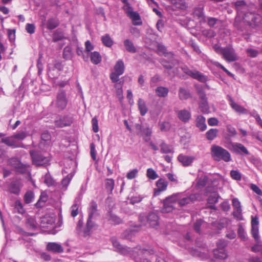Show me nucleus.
I'll list each match as a JSON object with an SVG mask.
<instances>
[{
    "mask_svg": "<svg viewBox=\"0 0 262 262\" xmlns=\"http://www.w3.org/2000/svg\"><path fill=\"white\" fill-rule=\"evenodd\" d=\"M261 20V16L252 12H247L244 16L238 15L236 16L234 27L241 35L248 32L249 27L255 28L259 25Z\"/></svg>",
    "mask_w": 262,
    "mask_h": 262,
    "instance_id": "1",
    "label": "nucleus"
},
{
    "mask_svg": "<svg viewBox=\"0 0 262 262\" xmlns=\"http://www.w3.org/2000/svg\"><path fill=\"white\" fill-rule=\"evenodd\" d=\"M112 243L115 250L121 254L129 255L133 257L136 262H151L147 258H143V255H147L151 253L150 251L137 247L133 249L123 246L115 239H112Z\"/></svg>",
    "mask_w": 262,
    "mask_h": 262,
    "instance_id": "2",
    "label": "nucleus"
},
{
    "mask_svg": "<svg viewBox=\"0 0 262 262\" xmlns=\"http://www.w3.org/2000/svg\"><path fill=\"white\" fill-rule=\"evenodd\" d=\"M210 154L212 158L215 161H224L229 162L232 160L230 152L222 147L213 144L210 148Z\"/></svg>",
    "mask_w": 262,
    "mask_h": 262,
    "instance_id": "3",
    "label": "nucleus"
},
{
    "mask_svg": "<svg viewBox=\"0 0 262 262\" xmlns=\"http://www.w3.org/2000/svg\"><path fill=\"white\" fill-rule=\"evenodd\" d=\"M97 214V205L95 201H92L89 208V217L86 222V227L83 230L84 236L90 235L92 233V229L95 226V223L92 220Z\"/></svg>",
    "mask_w": 262,
    "mask_h": 262,
    "instance_id": "4",
    "label": "nucleus"
},
{
    "mask_svg": "<svg viewBox=\"0 0 262 262\" xmlns=\"http://www.w3.org/2000/svg\"><path fill=\"white\" fill-rule=\"evenodd\" d=\"M56 108L59 111H62L66 108L68 104V99L66 94L63 90L58 91L55 101L52 102Z\"/></svg>",
    "mask_w": 262,
    "mask_h": 262,
    "instance_id": "5",
    "label": "nucleus"
},
{
    "mask_svg": "<svg viewBox=\"0 0 262 262\" xmlns=\"http://www.w3.org/2000/svg\"><path fill=\"white\" fill-rule=\"evenodd\" d=\"M30 155L33 163L36 166H46L49 165L50 159L49 157H45L40 153L33 150L30 151Z\"/></svg>",
    "mask_w": 262,
    "mask_h": 262,
    "instance_id": "6",
    "label": "nucleus"
},
{
    "mask_svg": "<svg viewBox=\"0 0 262 262\" xmlns=\"http://www.w3.org/2000/svg\"><path fill=\"white\" fill-rule=\"evenodd\" d=\"M139 220L143 224L148 225L152 227H155L159 225V217L155 213H150L147 216L140 215Z\"/></svg>",
    "mask_w": 262,
    "mask_h": 262,
    "instance_id": "7",
    "label": "nucleus"
},
{
    "mask_svg": "<svg viewBox=\"0 0 262 262\" xmlns=\"http://www.w3.org/2000/svg\"><path fill=\"white\" fill-rule=\"evenodd\" d=\"M181 69L184 73L190 76L193 79H196L201 82H205L208 78L207 77L203 75L198 71H192L187 66H184L181 67Z\"/></svg>",
    "mask_w": 262,
    "mask_h": 262,
    "instance_id": "8",
    "label": "nucleus"
},
{
    "mask_svg": "<svg viewBox=\"0 0 262 262\" xmlns=\"http://www.w3.org/2000/svg\"><path fill=\"white\" fill-rule=\"evenodd\" d=\"M221 55L225 60L229 62H233L238 59L234 49L231 46L224 48Z\"/></svg>",
    "mask_w": 262,
    "mask_h": 262,
    "instance_id": "9",
    "label": "nucleus"
},
{
    "mask_svg": "<svg viewBox=\"0 0 262 262\" xmlns=\"http://www.w3.org/2000/svg\"><path fill=\"white\" fill-rule=\"evenodd\" d=\"M73 122V118L69 115L58 116L54 121V124L57 127L69 126Z\"/></svg>",
    "mask_w": 262,
    "mask_h": 262,
    "instance_id": "10",
    "label": "nucleus"
},
{
    "mask_svg": "<svg viewBox=\"0 0 262 262\" xmlns=\"http://www.w3.org/2000/svg\"><path fill=\"white\" fill-rule=\"evenodd\" d=\"M180 195L178 197V204L180 206H185L190 203L193 202L198 199V195L192 194L187 195L184 193H179Z\"/></svg>",
    "mask_w": 262,
    "mask_h": 262,
    "instance_id": "11",
    "label": "nucleus"
},
{
    "mask_svg": "<svg viewBox=\"0 0 262 262\" xmlns=\"http://www.w3.org/2000/svg\"><path fill=\"white\" fill-rule=\"evenodd\" d=\"M232 206L234 211L232 212L233 215L234 217L242 220V209L241 202L237 198H234L232 200Z\"/></svg>",
    "mask_w": 262,
    "mask_h": 262,
    "instance_id": "12",
    "label": "nucleus"
},
{
    "mask_svg": "<svg viewBox=\"0 0 262 262\" xmlns=\"http://www.w3.org/2000/svg\"><path fill=\"white\" fill-rule=\"evenodd\" d=\"M136 128L139 130L137 134L142 136L145 142H147L150 140L152 134L150 128L149 127H142L138 124L136 125Z\"/></svg>",
    "mask_w": 262,
    "mask_h": 262,
    "instance_id": "13",
    "label": "nucleus"
},
{
    "mask_svg": "<svg viewBox=\"0 0 262 262\" xmlns=\"http://www.w3.org/2000/svg\"><path fill=\"white\" fill-rule=\"evenodd\" d=\"M258 219L257 217H252L251 221V234L252 236L255 239V240L258 243L259 240V235H258Z\"/></svg>",
    "mask_w": 262,
    "mask_h": 262,
    "instance_id": "14",
    "label": "nucleus"
},
{
    "mask_svg": "<svg viewBox=\"0 0 262 262\" xmlns=\"http://www.w3.org/2000/svg\"><path fill=\"white\" fill-rule=\"evenodd\" d=\"M228 100L229 102V104L230 106L232 107L233 110H234L236 112L239 113L245 114H247L248 111L243 106L238 104L236 102H234L232 97L230 96H227Z\"/></svg>",
    "mask_w": 262,
    "mask_h": 262,
    "instance_id": "15",
    "label": "nucleus"
},
{
    "mask_svg": "<svg viewBox=\"0 0 262 262\" xmlns=\"http://www.w3.org/2000/svg\"><path fill=\"white\" fill-rule=\"evenodd\" d=\"M63 67L61 64V62L59 61L54 60L53 62V64H49L48 65V75L51 78H54L56 77V75H54L52 72H53L55 69H57L58 71H61L62 70Z\"/></svg>",
    "mask_w": 262,
    "mask_h": 262,
    "instance_id": "16",
    "label": "nucleus"
},
{
    "mask_svg": "<svg viewBox=\"0 0 262 262\" xmlns=\"http://www.w3.org/2000/svg\"><path fill=\"white\" fill-rule=\"evenodd\" d=\"M46 249L48 251L55 253H60L63 252L62 246L55 242L48 243L46 246Z\"/></svg>",
    "mask_w": 262,
    "mask_h": 262,
    "instance_id": "17",
    "label": "nucleus"
},
{
    "mask_svg": "<svg viewBox=\"0 0 262 262\" xmlns=\"http://www.w3.org/2000/svg\"><path fill=\"white\" fill-rule=\"evenodd\" d=\"M168 183L163 179H160L156 182L157 188L155 189L154 194L159 195L162 191H165L167 187Z\"/></svg>",
    "mask_w": 262,
    "mask_h": 262,
    "instance_id": "18",
    "label": "nucleus"
},
{
    "mask_svg": "<svg viewBox=\"0 0 262 262\" xmlns=\"http://www.w3.org/2000/svg\"><path fill=\"white\" fill-rule=\"evenodd\" d=\"M178 159L183 166H188L193 162L194 160V157L193 156H187L180 154L179 155Z\"/></svg>",
    "mask_w": 262,
    "mask_h": 262,
    "instance_id": "19",
    "label": "nucleus"
},
{
    "mask_svg": "<svg viewBox=\"0 0 262 262\" xmlns=\"http://www.w3.org/2000/svg\"><path fill=\"white\" fill-rule=\"evenodd\" d=\"M177 115L179 119L184 122H188L191 117L190 112L185 109L179 111Z\"/></svg>",
    "mask_w": 262,
    "mask_h": 262,
    "instance_id": "20",
    "label": "nucleus"
},
{
    "mask_svg": "<svg viewBox=\"0 0 262 262\" xmlns=\"http://www.w3.org/2000/svg\"><path fill=\"white\" fill-rule=\"evenodd\" d=\"M193 15L194 17L199 20L200 23L206 22V17L204 15L202 8H195L193 11Z\"/></svg>",
    "mask_w": 262,
    "mask_h": 262,
    "instance_id": "21",
    "label": "nucleus"
},
{
    "mask_svg": "<svg viewBox=\"0 0 262 262\" xmlns=\"http://www.w3.org/2000/svg\"><path fill=\"white\" fill-rule=\"evenodd\" d=\"M232 147L235 152L239 154L243 153L245 155H249V152L246 147L241 143H234L232 144Z\"/></svg>",
    "mask_w": 262,
    "mask_h": 262,
    "instance_id": "22",
    "label": "nucleus"
},
{
    "mask_svg": "<svg viewBox=\"0 0 262 262\" xmlns=\"http://www.w3.org/2000/svg\"><path fill=\"white\" fill-rule=\"evenodd\" d=\"M0 142L4 143L9 146L15 148L16 147V135H15L11 137L2 138Z\"/></svg>",
    "mask_w": 262,
    "mask_h": 262,
    "instance_id": "23",
    "label": "nucleus"
},
{
    "mask_svg": "<svg viewBox=\"0 0 262 262\" xmlns=\"http://www.w3.org/2000/svg\"><path fill=\"white\" fill-rule=\"evenodd\" d=\"M206 22L209 27L212 28H217L222 24L220 19L213 17L206 18Z\"/></svg>",
    "mask_w": 262,
    "mask_h": 262,
    "instance_id": "24",
    "label": "nucleus"
},
{
    "mask_svg": "<svg viewBox=\"0 0 262 262\" xmlns=\"http://www.w3.org/2000/svg\"><path fill=\"white\" fill-rule=\"evenodd\" d=\"M205 121L206 119L204 116L202 115L198 116L195 120L196 127L202 131L206 130L207 128V125Z\"/></svg>",
    "mask_w": 262,
    "mask_h": 262,
    "instance_id": "25",
    "label": "nucleus"
},
{
    "mask_svg": "<svg viewBox=\"0 0 262 262\" xmlns=\"http://www.w3.org/2000/svg\"><path fill=\"white\" fill-rule=\"evenodd\" d=\"M234 6L237 10L238 13L239 12H244L248 8V6L243 0H238L234 3Z\"/></svg>",
    "mask_w": 262,
    "mask_h": 262,
    "instance_id": "26",
    "label": "nucleus"
},
{
    "mask_svg": "<svg viewBox=\"0 0 262 262\" xmlns=\"http://www.w3.org/2000/svg\"><path fill=\"white\" fill-rule=\"evenodd\" d=\"M191 94L189 90L184 88H180L179 90V97L182 100H187L190 98Z\"/></svg>",
    "mask_w": 262,
    "mask_h": 262,
    "instance_id": "27",
    "label": "nucleus"
},
{
    "mask_svg": "<svg viewBox=\"0 0 262 262\" xmlns=\"http://www.w3.org/2000/svg\"><path fill=\"white\" fill-rule=\"evenodd\" d=\"M124 46L126 51L129 53H135L137 52L136 48L134 43L128 39L124 40Z\"/></svg>",
    "mask_w": 262,
    "mask_h": 262,
    "instance_id": "28",
    "label": "nucleus"
},
{
    "mask_svg": "<svg viewBox=\"0 0 262 262\" xmlns=\"http://www.w3.org/2000/svg\"><path fill=\"white\" fill-rule=\"evenodd\" d=\"M156 95L160 97H166L169 93V90L167 88L164 86H158L155 90Z\"/></svg>",
    "mask_w": 262,
    "mask_h": 262,
    "instance_id": "29",
    "label": "nucleus"
},
{
    "mask_svg": "<svg viewBox=\"0 0 262 262\" xmlns=\"http://www.w3.org/2000/svg\"><path fill=\"white\" fill-rule=\"evenodd\" d=\"M138 106L140 114L142 116H144L147 113L148 108L145 101L142 99H139L138 101Z\"/></svg>",
    "mask_w": 262,
    "mask_h": 262,
    "instance_id": "30",
    "label": "nucleus"
},
{
    "mask_svg": "<svg viewBox=\"0 0 262 262\" xmlns=\"http://www.w3.org/2000/svg\"><path fill=\"white\" fill-rule=\"evenodd\" d=\"M128 16L132 19L133 22V24L134 25H141L142 23L141 21H137L138 20H140L141 18L139 14V13L137 12H130Z\"/></svg>",
    "mask_w": 262,
    "mask_h": 262,
    "instance_id": "31",
    "label": "nucleus"
},
{
    "mask_svg": "<svg viewBox=\"0 0 262 262\" xmlns=\"http://www.w3.org/2000/svg\"><path fill=\"white\" fill-rule=\"evenodd\" d=\"M48 195L46 192H42L40 194V197L37 203L35 204V206L37 208L42 207L44 204L47 201Z\"/></svg>",
    "mask_w": 262,
    "mask_h": 262,
    "instance_id": "32",
    "label": "nucleus"
},
{
    "mask_svg": "<svg viewBox=\"0 0 262 262\" xmlns=\"http://www.w3.org/2000/svg\"><path fill=\"white\" fill-rule=\"evenodd\" d=\"M28 173L30 172V167L29 165L24 164L17 161V173Z\"/></svg>",
    "mask_w": 262,
    "mask_h": 262,
    "instance_id": "33",
    "label": "nucleus"
},
{
    "mask_svg": "<svg viewBox=\"0 0 262 262\" xmlns=\"http://www.w3.org/2000/svg\"><path fill=\"white\" fill-rule=\"evenodd\" d=\"M169 199H164L163 200V212H170L174 208V206L169 203Z\"/></svg>",
    "mask_w": 262,
    "mask_h": 262,
    "instance_id": "34",
    "label": "nucleus"
},
{
    "mask_svg": "<svg viewBox=\"0 0 262 262\" xmlns=\"http://www.w3.org/2000/svg\"><path fill=\"white\" fill-rule=\"evenodd\" d=\"M59 25V21L57 19L51 18L47 21V28L49 30L56 28Z\"/></svg>",
    "mask_w": 262,
    "mask_h": 262,
    "instance_id": "35",
    "label": "nucleus"
},
{
    "mask_svg": "<svg viewBox=\"0 0 262 262\" xmlns=\"http://www.w3.org/2000/svg\"><path fill=\"white\" fill-rule=\"evenodd\" d=\"M215 257L217 258L225 259L227 257L225 249L216 248L213 251Z\"/></svg>",
    "mask_w": 262,
    "mask_h": 262,
    "instance_id": "36",
    "label": "nucleus"
},
{
    "mask_svg": "<svg viewBox=\"0 0 262 262\" xmlns=\"http://www.w3.org/2000/svg\"><path fill=\"white\" fill-rule=\"evenodd\" d=\"M90 57L92 62L95 64L99 63L101 61V56L98 52H92Z\"/></svg>",
    "mask_w": 262,
    "mask_h": 262,
    "instance_id": "37",
    "label": "nucleus"
},
{
    "mask_svg": "<svg viewBox=\"0 0 262 262\" xmlns=\"http://www.w3.org/2000/svg\"><path fill=\"white\" fill-rule=\"evenodd\" d=\"M115 72L122 75L124 71V64L122 60H118L114 67Z\"/></svg>",
    "mask_w": 262,
    "mask_h": 262,
    "instance_id": "38",
    "label": "nucleus"
},
{
    "mask_svg": "<svg viewBox=\"0 0 262 262\" xmlns=\"http://www.w3.org/2000/svg\"><path fill=\"white\" fill-rule=\"evenodd\" d=\"M218 132L219 130L216 128L210 129L206 133V138L208 140H213L216 137Z\"/></svg>",
    "mask_w": 262,
    "mask_h": 262,
    "instance_id": "39",
    "label": "nucleus"
},
{
    "mask_svg": "<svg viewBox=\"0 0 262 262\" xmlns=\"http://www.w3.org/2000/svg\"><path fill=\"white\" fill-rule=\"evenodd\" d=\"M101 41L103 45L107 47H111L113 45V41L108 34L102 36Z\"/></svg>",
    "mask_w": 262,
    "mask_h": 262,
    "instance_id": "40",
    "label": "nucleus"
},
{
    "mask_svg": "<svg viewBox=\"0 0 262 262\" xmlns=\"http://www.w3.org/2000/svg\"><path fill=\"white\" fill-rule=\"evenodd\" d=\"M199 107L201 111L205 114L209 113V107L207 100L200 101L199 103Z\"/></svg>",
    "mask_w": 262,
    "mask_h": 262,
    "instance_id": "41",
    "label": "nucleus"
},
{
    "mask_svg": "<svg viewBox=\"0 0 262 262\" xmlns=\"http://www.w3.org/2000/svg\"><path fill=\"white\" fill-rule=\"evenodd\" d=\"M115 182L113 179H106L105 180V188L109 193H112L114 188Z\"/></svg>",
    "mask_w": 262,
    "mask_h": 262,
    "instance_id": "42",
    "label": "nucleus"
},
{
    "mask_svg": "<svg viewBox=\"0 0 262 262\" xmlns=\"http://www.w3.org/2000/svg\"><path fill=\"white\" fill-rule=\"evenodd\" d=\"M72 48L70 47H66L63 49V57L66 60L71 59L73 57Z\"/></svg>",
    "mask_w": 262,
    "mask_h": 262,
    "instance_id": "43",
    "label": "nucleus"
},
{
    "mask_svg": "<svg viewBox=\"0 0 262 262\" xmlns=\"http://www.w3.org/2000/svg\"><path fill=\"white\" fill-rule=\"evenodd\" d=\"M171 3L178 9H184L186 7L185 0H171Z\"/></svg>",
    "mask_w": 262,
    "mask_h": 262,
    "instance_id": "44",
    "label": "nucleus"
},
{
    "mask_svg": "<svg viewBox=\"0 0 262 262\" xmlns=\"http://www.w3.org/2000/svg\"><path fill=\"white\" fill-rule=\"evenodd\" d=\"M43 182L50 187L54 185L55 181L49 172H47L43 177Z\"/></svg>",
    "mask_w": 262,
    "mask_h": 262,
    "instance_id": "45",
    "label": "nucleus"
},
{
    "mask_svg": "<svg viewBox=\"0 0 262 262\" xmlns=\"http://www.w3.org/2000/svg\"><path fill=\"white\" fill-rule=\"evenodd\" d=\"M161 152L164 154H168L173 152V149L171 147L166 144L165 142H162L160 144Z\"/></svg>",
    "mask_w": 262,
    "mask_h": 262,
    "instance_id": "46",
    "label": "nucleus"
},
{
    "mask_svg": "<svg viewBox=\"0 0 262 262\" xmlns=\"http://www.w3.org/2000/svg\"><path fill=\"white\" fill-rule=\"evenodd\" d=\"M26 226L29 229L34 230L37 228L36 223L33 217H29L27 220Z\"/></svg>",
    "mask_w": 262,
    "mask_h": 262,
    "instance_id": "47",
    "label": "nucleus"
},
{
    "mask_svg": "<svg viewBox=\"0 0 262 262\" xmlns=\"http://www.w3.org/2000/svg\"><path fill=\"white\" fill-rule=\"evenodd\" d=\"M73 177V174L71 173L68 174L66 177L62 179L61 181V185L62 187L64 188V190L67 189V187L70 183Z\"/></svg>",
    "mask_w": 262,
    "mask_h": 262,
    "instance_id": "48",
    "label": "nucleus"
},
{
    "mask_svg": "<svg viewBox=\"0 0 262 262\" xmlns=\"http://www.w3.org/2000/svg\"><path fill=\"white\" fill-rule=\"evenodd\" d=\"M219 194L216 192L211 193L208 199V203L210 204H215L218 202Z\"/></svg>",
    "mask_w": 262,
    "mask_h": 262,
    "instance_id": "49",
    "label": "nucleus"
},
{
    "mask_svg": "<svg viewBox=\"0 0 262 262\" xmlns=\"http://www.w3.org/2000/svg\"><path fill=\"white\" fill-rule=\"evenodd\" d=\"M146 176L151 180H155L158 178V174L157 173L156 171L151 168L147 169Z\"/></svg>",
    "mask_w": 262,
    "mask_h": 262,
    "instance_id": "50",
    "label": "nucleus"
},
{
    "mask_svg": "<svg viewBox=\"0 0 262 262\" xmlns=\"http://www.w3.org/2000/svg\"><path fill=\"white\" fill-rule=\"evenodd\" d=\"M159 125L162 132H167L170 129L171 127L170 124L167 121L159 122Z\"/></svg>",
    "mask_w": 262,
    "mask_h": 262,
    "instance_id": "51",
    "label": "nucleus"
},
{
    "mask_svg": "<svg viewBox=\"0 0 262 262\" xmlns=\"http://www.w3.org/2000/svg\"><path fill=\"white\" fill-rule=\"evenodd\" d=\"M34 198V193L31 191H27L24 195V201L26 204L30 203Z\"/></svg>",
    "mask_w": 262,
    "mask_h": 262,
    "instance_id": "52",
    "label": "nucleus"
},
{
    "mask_svg": "<svg viewBox=\"0 0 262 262\" xmlns=\"http://www.w3.org/2000/svg\"><path fill=\"white\" fill-rule=\"evenodd\" d=\"M7 34L10 41L12 43H15V29H8L7 30Z\"/></svg>",
    "mask_w": 262,
    "mask_h": 262,
    "instance_id": "53",
    "label": "nucleus"
},
{
    "mask_svg": "<svg viewBox=\"0 0 262 262\" xmlns=\"http://www.w3.org/2000/svg\"><path fill=\"white\" fill-rule=\"evenodd\" d=\"M179 195H180V194L178 193H173L171 195L169 196L166 198L165 199H169L168 200V201H169V203H171L172 204H173L174 205V204L176 202H178V197H179Z\"/></svg>",
    "mask_w": 262,
    "mask_h": 262,
    "instance_id": "54",
    "label": "nucleus"
},
{
    "mask_svg": "<svg viewBox=\"0 0 262 262\" xmlns=\"http://www.w3.org/2000/svg\"><path fill=\"white\" fill-rule=\"evenodd\" d=\"M231 178L235 180L239 181L242 179L241 173L237 170H232L230 171Z\"/></svg>",
    "mask_w": 262,
    "mask_h": 262,
    "instance_id": "55",
    "label": "nucleus"
},
{
    "mask_svg": "<svg viewBox=\"0 0 262 262\" xmlns=\"http://www.w3.org/2000/svg\"><path fill=\"white\" fill-rule=\"evenodd\" d=\"M63 38L62 33L58 31H55L53 34V40L54 42L58 41Z\"/></svg>",
    "mask_w": 262,
    "mask_h": 262,
    "instance_id": "56",
    "label": "nucleus"
},
{
    "mask_svg": "<svg viewBox=\"0 0 262 262\" xmlns=\"http://www.w3.org/2000/svg\"><path fill=\"white\" fill-rule=\"evenodd\" d=\"M197 93L199 95L200 101L207 100V98L204 91L202 88H198Z\"/></svg>",
    "mask_w": 262,
    "mask_h": 262,
    "instance_id": "57",
    "label": "nucleus"
},
{
    "mask_svg": "<svg viewBox=\"0 0 262 262\" xmlns=\"http://www.w3.org/2000/svg\"><path fill=\"white\" fill-rule=\"evenodd\" d=\"M93 130L95 133L99 131L98 121L96 117H94L92 120Z\"/></svg>",
    "mask_w": 262,
    "mask_h": 262,
    "instance_id": "58",
    "label": "nucleus"
},
{
    "mask_svg": "<svg viewBox=\"0 0 262 262\" xmlns=\"http://www.w3.org/2000/svg\"><path fill=\"white\" fill-rule=\"evenodd\" d=\"M42 141H45L47 144L50 143L51 136L48 132H43L41 136Z\"/></svg>",
    "mask_w": 262,
    "mask_h": 262,
    "instance_id": "59",
    "label": "nucleus"
},
{
    "mask_svg": "<svg viewBox=\"0 0 262 262\" xmlns=\"http://www.w3.org/2000/svg\"><path fill=\"white\" fill-rule=\"evenodd\" d=\"M76 52H77V54L79 55V56H82L83 57V59L84 61H88L89 60V55H88V54H87V55H85L84 53H85L84 52H83V49L82 48H80L79 47H77V49H76Z\"/></svg>",
    "mask_w": 262,
    "mask_h": 262,
    "instance_id": "60",
    "label": "nucleus"
},
{
    "mask_svg": "<svg viewBox=\"0 0 262 262\" xmlns=\"http://www.w3.org/2000/svg\"><path fill=\"white\" fill-rule=\"evenodd\" d=\"M138 172V170L137 169H134L132 170L131 171H129L127 173L126 178L129 180L133 179L137 176Z\"/></svg>",
    "mask_w": 262,
    "mask_h": 262,
    "instance_id": "61",
    "label": "nucleus"
},
{
    "mask_svg": "<svg viewBox=\"0 0 262 262\" xmlns=\"http://www.w3.org/2000/svg\"><path fill=\"white\" fill-rule=\"evenodd\" d=\"M35 26L33 24H27L26 26V30L30 34H33L35 32Z\"/></svg>",
    "mask_w": 262,
    "mask_h": 262,
    "instance_id": "62",
    "label": "nucleus"
},
{
    "mask_svg": "<svg viewBox=\"0 0 262 262\" xmlns=\"http://www.w3.org/2000/svg\"><path fill=\"white\" fill-rule=\"evenodd\" d=\"M110 222L115 224H118L121 222V220L117 216L114 214H110L109 219Z\"/></svg>",
    "mask_w": 262,
    "mask_h": 262,
    "instance_id": "63",
    "label": "nucleus"
},
{
    "mask_svg": "<svg viewBox=\"0 0 262 262\" xmlns=\"http://www.w3.org/2000/svg\"><path fill=\"white\" fill-rule=\"evenodd\" d=\"M246 52L248 54V56H249L251 57H255L257 56L258 54V51L253 49H247L246 50Z\"/></svg>",
    "mask_w": 262,
    "mask_h": 262,
    "instance_id": "64",
    "label": "nucleus"
}]
</instances>
